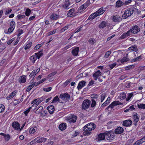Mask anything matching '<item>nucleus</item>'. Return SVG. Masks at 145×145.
<instances>
[{"mask_svg": "<svg viewBox=\"0 0 145 145\" xmlns=\"http://www.w3.org/2000/svg\"><path fill=\"white\" fill-rule=\"evenodd\" d=\"M95 128V125L93 123H90L86 125L83 127L84 135H89L91 132V131L94 130Z\"/></svg>", "mask_w": 145, "mask_h": 145, "instance_id": "f257e3e1", "label": "nucleus"}, {"mask_svg": "<svg viewBox=\"0 0 145 145\" xmlns=\"http://www.w3.org/2000/svg\"><path fill=\"white\" fill-rule=\"evenodd\" d=\"M134 9L132 8H128L124 12L122 16L123 19H126L130 16L133 13Z\"/></svg>", "mask_w": 145, "mask_h": 145, "instance_id": "f03ea898", "label": "nucleus"}, {"mask_svg": "<svg viewBox=\"0 0 145 145\" xmlns=\"http://www.w3.org/2000/svg\"><path fill=\"white\" fill-rule=\"evenodd\" d=\"M91 101L88 99L84 100L82 105V107L83 110H85L89 108L91 104Z\"/></svg>", "mask_w": 145, "mask_h": 145, "instance_id": "7ed1b4c3", "label": "nucleus"}, {"mask_svg": "<svg viewBox=\"0 0 145 145\" xmlns=\"http://www.w3.org/2000/svg\"><path fill=\"white\" fill-rule=\"evenodd\" d=\"M59 98L63 101L66 102L69 101L70 98V95L67 93L61 94L59 96Z\"/></svg>", "mask_w": 145, "mask_h": 145, "instance_id": "20e7f679", "label": "nucleus"}, {"mask_svg": "<svg viewBox=\"0 0 145 145\" xmlns=\"http://www.w3.org/2000/svg\"><path fill=\"white\" fill-rule=\"evenodd\" d=\"M105 135L107 136V139L109 140H112L114 138V133L111 131H106L105 132Z\"/></svg>", "mask_w": 145, "mask_h": 145, "instance_id": "39448f33", "label": "nucleus"}, {"mask_svg": "<svg viewBox=\"0 0 145 145\" xmlns=\"http://www.w3.org/2000/svg\"><path fill=\"white\" fill-rule=\"evenodd\" d=\"M140 30V28L138 26L135 25L131 29H130L129 30V31H130V34L131 35L132 33L134 34H137Z\"/></svg>", "mask_w": 145, "mask_h": 145, "instance_id": "423d86ee", "label": "nucleus"}, {"mask_svg": "<svg viewBox=\"0 0 145 145\" xmlns=\"http://www.w3.org/2000/svg\"><path fill=\"white\" fill-rule=\"evenodd\" d=\"M76 116L74 114H71L67 118V121L70 123H74L76 121Z\"/></svg>", "mask_w": 145, "mask_h": 145, "instance_id": "0eeeda50", "label": "nucleus"}, {"mask_svg": "<svg viewBox=\"0 0 145 145\" xmlns=\"http://www.w3.org/2000/svg\"><path fill=\"white\" fill-rule=\"evenodd\" d=\"M118 105H122V106H123V104L118 101H114L113 102L111 103L107 107V108L108 109L109 108H112L114 106Z\"/></svg>", "mask_w": 145, "mask_h": 145, "instance_id": "6e6552de", "label": "nucleus"}, {"mask_svg": "<svg viewBox=\"0 0 145 145\" xmlns=\"http://www.w3.org/2000/svg\"><path fill=\"white\" fill-rule=\"evenodd\" d=\"M77 13L74 8H72L70 9L67 13V16L68 17H74L76 15Z\"/></svg>", "mask_w": 145, "mask_h": 145, "instance_id": "1a4fd4ad", "label": "nucleus"}, {"mask_svg": "<svg viewBox=\"0 0 145 145\" xmlns=\"http://www.w3.org/2000/svg\"><path fill=\"white\" fill-rule=\"evenodd\" d=\"M112 19L114 22H119L121 21L122 18L121 17L119 16L116 15L113 16Z\"/></svg>", "mask_w": 145, "mask_h": 145, "instance_id": "9d476101", "label": "nucleus"}, {"mask_svg": "<svg viewBox=\"0 0 145 145\" xmlns=\"http://www.w3.org/2000/svg\"><path fill=\"white\" fill-rule=\"evenodd\" d=\"M62 5V7L64 8H68L70 5V3L68 0H63Z\"/></svg>", "mask_w": 145, "mask_h": 145, "instance_id": "9b49d317", "label": "nucleus"}, {"mask_svg": "<svg viewBox=\"0 0 145 145\" xmlns=\"http://www.w3.org/2000/svg\"><path fill=\"white\" fill-rule=\"evenodd\" d=\"M12 126L15 130H19L20 128L19 123L17 122H14L12 123Z\"/></svg>", "mask_w": 145, "mask_h": 145, "instance_id": "f8f14e48", "label": "nucleus"}, {"mask_svg": "<svg viewBox=\"0 0 145 145\" xmlns=\"http://www.w3.org/2000/svg\"><path fill=\"white\" fill-rule=\"evenodd\" d=\"M79 48L78 47H77L74 48L72 51V54L74 56H78V52L79 51Z\"/></svg>", "mask_w": 145, "mask_h": 145, "instance_id": "ddd939ff", "label": "nucleus"}, {"mask_svg": "<svg viewBox=\"0 0 145 145\" xmlns=\"http://www.w3.org/2000/svg\"><path fill=\"white\" fill-rule=\"evenodd\" d=\"M124 130L121 127H118L115 130V133L117 134H120L123 133Z\"/></svg>", "mask_w": 145, "mask_h": 145, "instance_id": "4468645a", "label": "nucleus"}, {"mask_svg": "<svg viewBox=\"0 0 145 145\" xmlns=\"http://www.w3.org/2000/svg\"><path fill=\"white\" fill-rule=\"evenodd\" d=\"M132 123V122L131 120H127L123 121V125L125 126L128 127L131 125Z\"/></svg>", "mask_w": 145, "mask_h": 145, "instance_id": "2eb2a0df", "label": "nucleus"}, {"mask_svg": "<svg viewBox=\"0 0 145 145\" xmlns=\"http://www.w3.org/2000/svg\"><path fill=\"white\" fill-rule=\"evenodd\" d=\"M26 76L24 75L21 76L18 79V81L20 83L25 82H26Z\"/></svg>", "mask_w": 145, "mask_h": 145, "instance_id": "dca6fc26", "label": "nucleus"}, {"mask_svg": "<svg viewBox=\"0 0 145 145\" xmlns=\"http://www.w3.org/2000/svg\"><path fill=\"white\" fill-rule=\"evenodd\" d=\"M86 82L84 81H82L79 82L77 86V89L79 90L82 89L86 84Z\"/></svg>", "mask_w": 145, "mask_h": 145, "instance_id": "f3484780", "label": "nucleus"}, {"mask_svg": "<svg viewBox=\"0 0 145 145\" xmlns=\"http://www.w3.org/2000/svg\"><path fill=\"white\" fill-rule=\"evenodd\" d=\"M47 139L44 137H38L36 138L35 139V141L38 143H42L46 141Z\"/></svg>", "mask_w": 145, "mask_h": 145, "instance_id": "a211bd4d", "label": "nucleus"}, {"mask_svg": "<svg viewBox=\"0 0 145 145\" xmlns=\"http://www.w3.org/2000/svg\"><path fill=\"white\" fill-rule=\"evenodd\" d=\"M101 73L100 71L98 70L93 74V76L94 78V80H96L97 79V78L101 76Z\"/></svg>", "mask_w": 145, "mask_h": 145, "instance_id": "6ab92c4d", "label": "nucleus"}, {"mask_svg": "<svg viewBox=\"0 0 145 145\" xmlns=\"http://www.w3.org/2000/svg\"><path fill=\"white\" fill-rule=\"evenodd\" d=\"M131 35L130 33V31H128L126 33H124L120 37V39H124L126 38L128 36Z\"/></svg>", "mask_w": 145, "mask_h": 145, "instance_id": "aec40b11", "label": "nucleus"}, {"mask_svg": "<svg viewBox=\"0 0 145 145\" xmlns=\"http://www.w3.org/2000/svg\"><path fill=\"white\" fill-rule=\"evenodd\" d=\"M47 109L50 114H53L55 110L54 107L53 105H51L48 106L47 108Z\"/></svg>", "mask_w": 145, "mask_h": 145, "instance_id": "412c9836", "label": "nucleus"}, {"mask_svg": "<svg viewBox=\"0 0 145 145\" xmlns=\"http://www.w3.org/2000/svg\"><path fill=\"white\" fill-rule=\"evenodd\" d=\"M17 92V91L15 90L11 93L10 95H8L6 97L7 99L8 100H9L12 98L16 94Z\"/></svg>", "mask_w": 145, "mask_h": 145, "instance_id": "4be33fe9", "label": "nucleus"}, {"mask_svg": "<svg viewBox=\"0 0 145 145\" xmlns=\"http://www.w3.org/2000/svg\"><path fill=\"white\" fill-rule=\"evenodd\" d=\"M105 133H100L98 135L97 138L98 141L104 140L105 139Z\"/></svg>", "mask_w": 145, "mask_h": 145, "instance_id": "5701e85b", "label": "nucleus"}, {"mask_svg": "<svg viewBox=\"0 0 145 145\" xmlns=\"http://www.w3.org/2000/svg\"><path fill=\"white\" fill-rule=\"evenodd\" d=\"M107 24V23L106 22L103 21L100 23L99 27L100 28H103L106 26Z\"/></svg>", "mask_w": 145, "mask_h": 145, "instance_id": "b1692460", "label": "nucleus"}, {"mask_svg": "<svg viewBox=\"0 0 145 145\" xmlns=\"http://www.w3.org/2000/svg\"><path fill=\"white\" fill-rule=\"evenodd\" d=\"M66 124L65 123H63L60 124L59 127V129L61 130H65L66 128Z\"/></svg>", "mask_w": 145, "mask_h": 145, "instance_id": "393cba45", "label": "nucleus"}, {"mask_svg": "<svg viewBox=\"0 0 145 145\" xmlns=\"http://www.w3.org/2000/svg\"><path fill=\"white\" fill-rule=\"evenodd\" d=\"M37 59V56L35 55V54L34 55H33L30 57V59L31 61L33 63H35L36 60Z\"/></svg>", "mask_w": 145, "mask_h": 145, "instance_id": "a878e982", "label": "nucleus"}, {"mask_svg": "<svg viewBox=\"0 0 145 145\" xmlns=\"http://www.w3.org/2000/svg\"><path fill=\"white\" fill-rule=\"evenodd\" d=\"M124 3L121 0L118 1L116 4V6L117 7H121L123 5Z\"/></svg>", "mask_w": 145, "mask_h": 145, "instance_id": "bb28decb", "label": "nucleus"}, {"mask_svg": "<svg viewBox=\"0 0 145 145\" xmlns=\"http://www.w3.org/2000/svg\"><path fill=\"white\" fill-rule=\"evenodd\" d=\"M128 49L131 51V52L133 51L136 52L138 50L137 46L136 45H134L133 46H132L129 47Z\"/></svg>", "mask_w": 145, "mask_h": 145, "instance_id": "cd10ccee", "label": "nucleus"}, {"mask_svg": "<svg viewBox=\"0 0 145 145\" xmlns=\"http://www.w3.org/2000/svg\"><path fill=\"white\" fill-rule=\"evenodd\" d=\"M127 54V55L126 57H124L120 61L121 63H123L125 62H126L129 60V59L128 57Z\"/></svg>", "mask_w": 145, "mask_h": 145, "instance_id": "c85d7f7f", "label": "nucleus"}, {"mask_svg": "<svg viewBox=\"0 0 145 145\" xmlns=\"http://www.w3.org/2000/svg\"><path fill=\"white\" fill-rule=\"evenodd\" d=\"M50 18L52 20H56L59 18V16L57 14H52Z\"/></svg>", "mask_w": 145, "mask_h": 145, "instance_id": "c756f323", "label": "nucleus"}, {"mask_svg": "<svg viewBox=\"0 0 145 145\" xmlns=\"http://www.w3.org/2000/svg\"><path fill=\"white\" fill-rule=\"evenodd\" d=\"M104 10L103 8L101 7L98 10L95 12V13L96 15H97V16L99 15H101L102 14L101 13Z\"/></svg>", "mask_w": 145, "mask_h": 145, "instance_id": "7c9ffc66", "label": "nucleus"}, {"mask_svg": "<svg viewBox=\"0 0 145 145\" xmlns=\"http://www.w3.org/2000/svg\"><path fill=\"white\" fill-rule=\"evenodd\" d=\"M43 109V107L42 106H39L36 111L35 113L37 114H39L42 112Z\"/></svg>", "mask_w": 145, "mask_h": 145, "instance_id": "2f4dec72", "label": "nucleus"}, {"mask_svg": "<svg viewBox=\"0 0 145 145\" xmlns=\"http://www.w3.org/2000/svg\"><path fill=\"white\" fill-rule=\"evenodd\" d=\"M42 51H39L38 52L35 54V55L37 56V59L40 58L43 55V53L42 52Z\"/></svg>", "mask_w": 145, "mask_h": 145, "instance_id": "473e14b6", "label": "nucleus"}, {"mask_svg": "<svg viewBox=\"0 0 145 145\" xmlns=\"http://www.w3.org/2000/svg\"><path fill=\"white\" fill-rule=\"evenodd\" d=\"M106 97V94L105 93H103L101 95V102L103 101Z\"/></svg>", "mask_w": 145, "mask_h": 145, "instance_id": "72a5a7b5", "label": "nucleus"}, {"mask_svg": "<svg viewBox=\"0 0 145 145\" xmlns=\"http://www.w3.org/2000/svg\"><path fill=\"white\" fill-rule=\"evenodd\" d=\"M36 99L37 100L36 101V102L35 103V105H39L41 102L43 101V99L42 97H41L40 98H38L37 99Z\"/></svg>", "mask_w": 145, "mask_h": 145, "instance_id": "f704fd0d", "label": "nucleus"}, {"mask_svg": "<svg viewBox=\"0 0 145 145\" xmlns=\"http://www.w3.org/2000/svg\"><path fill=\"white\" fill-rule=\"evenodd\" d=\"M37 130L36 127H32L30 129L29 132L31 134L34 133Z\"/></svg>", "mask_w": 145, "mask_h": 145, "instance_id": "c9c22d12", "label": "nucleus"}, {"mask_svg": "<svg viewBox=\"0 0 145 145\" xmlns=\"http://www.w3.org/2000/svg\"><path fill=\"white\" fill-rule=\"evenodd\" d=\"M137 114L136 113V114H135L134 116V122L135 123H137L139 120V118L137 116Z\"/></svg>", "mask_w": 145, "mask_h": 145, "instance_id": "e433bc0d", "label": "nucleus"}, {"mask_svg": "<svg viewBox=\"0 0 145 145\" xmlns=\"http://www.w3.org/2000/svg\"><path fill=\"white\" fill-rule=\"evenodd\" d=\"M138 108L140 109H145V104H140L137 105Z\"/></svg>", "mask_w": 145, "mask_h": 145, "instance_id": "4c0bfd02", "label": "nucleus"}, {"mask_svg": "<svg viewBox=\"0 0 145 145\" xmlns=\"http://www.w3.org/2000/svg\"><path fill=\"white\" fill-rule=\"evenodd\" d=\"M91 101H92V103L91 105V106L92 107H94L96 105V101L94 99H91Z\"/></svg>", "mask_w": 145, "mask_h": 145, "instance_id": "58836bf2", "label": "nucleus"}, {"mask_svg": "<svg viewBox=\"0 0 145 145\" xmlns=\"http://www.w3.org/2000/svg\"><path fill=\"white\" fill-rule=\"evenodd\" d=\"M32 42H29L25 46L24 48L25 50H27L29 49L31 46Z\"/></svg>", "mask_w": 145, "mask_h": 145, "instance_id": "ea45409f", "label": "nucleus"}, {"mask_svg": "<svg viewBox=\"0 0 145 145\" xmlns=\"http://www.w3.org/2000/svg\"><path fill=\"white\" fill-rule=\"evenodd\" d=\"M5 107L2 104H0V113L4 112L5 110Z\"/></svg>", "mask_w": 145, "mask_h": 145, "instance_id": "a19ab883", "label": "nucleus"}, {"mask_svg": "<svg viewBox=\"0 0 145 145\" xmlns=\"http://www.w3.org/2000/svg\"><path fill=\"white\" fill-rule=\"evenodd\" d=\"M57 101H58L59 102H60L59 99V98L57 96L54 98L53 99L52 103H54L55 102H57Z\"/></svg>", "mask_w": 145, "mask_h": 145, "instance_id": "79ce46f5", "label": "nucleus"}, {"mask_svg": "<svg viewBox=\"0 0 145 145\" xmlns=\"http://www.w3.org/2000/svg\"><path fill=\"white\" fill-rule=\"evenodd\" d=\"M72 79L70 78L67 80L63 84V86L64 87L66 86L71 81Z\"/></svg>", "mask_w": 145, "mask_h": 145, "instance_id": "37998d69", "label": "nucleus"}, {"mask_svg": "<svg viewBox=\"0 0 145 145\" xmlns=\"http://www.w3.org/2000/svg\"><path fill=\"white\" fill-rule=\"evenodd\" d=\"M110 54H111L110 51H107L105 53L104 57L105 58H107L110 55Z\"/></svg>", "mask_w": 145, "mask_h": 145, "instance_id": "c03bdc74", "label": "nucleus"}, {"mask_svg": "<svg viewBox=\"0 0 145 145\" xmlns=\"http://www.w3.org/2000/svg\"><path fill=\"white\" fill-rule=\"evenodd\" d=\"M90 2L89 0H88L85 3L83 4V5L84 6V7H85L86 8L89 5H90Z\"/></svg>", "mask_w": 145, "mask_h": 145, "instance_id": "a18cd8bd", "label": "nucleus"}, {"mask_svg": "<svg viewBox=\"0 0 145 145\" xmlns=\"http://www.w3.org/2000/svg\"><path fill=\"white\" fill-rule=\"evenodd\" d=\"M120 99H124L126 98V95L125 93H120Z\"/></svg>", "mask_w": 145, "mask_h": 145, "instance_id": "49530a36", "label": "nucleus"}, {"mask_svg": "<svg viewBox=\"0 0 145 145\" xmlns=\"http://www.w3.org/2000/svg\"><path fill=\"white\" fill-rule=\"evenodd\" d=\"M31 12V11L30 10L29 8H27L26 10L25 14L26 16H29L30 15Z\"/></svg>", "mask_w": 145, "mask_h": 145, "instance_id": "de8ad7c7", "label": "nucleus"}, {"mask_svg": "<svg viewBox=\"0 0 145 145\" xmlns=\"http://www.w3.org/2000/svg\"><path fill=\"white\" fill-rule=\"evenodd\" d=\"M10 27L14 28L15 27V23L13 21H12L10 23Z\"/></svg>", "mask_w": 145, "mask_h": 145, "instance_id": "09e8293b", "label": "nucleus"}, {"mask_svg": "<svg viewBox=\"0 0 145 145\" xmlns=\"http://www.w3.org/2000/svg\"><path fill=\"white\" fill-rule=\"evenodd\" d=\"M14 28L10 27L8 29V31L7 32V34H9L12 32L14 29Z\"/></svg>", "mask_w": 145, "mask_h": 145, "instance_id": "8fccbe9b", "label": "nucleus"}, {"mask_svg": "<svg viewBox=\"0 0 145 145\" xmlns=\"http://www.w3.org/2000/svg\"><path fill=\"white\" fill-rule=\"evenodd\" d=\"M97 15H96L95 13H94L90 15L89 16L90 18H91V19H92V20L96 17L97 16Z\"/></svg>", "mask_w": 145, "mask_h": 145, "instance_id": "3c124183", "label": "nucleus"}, {"mask_svg": "<svg viewBox=\"0 0 145 145\" xmlns=\"http://www.w3.org/2000/svg\"><path fill=\"white\" fill-rule=\"evenodd\" d=\"M4 137L5 138V140L7 141L9 140L10 138V135L8 134H6L5 135V136H4Z\"/></svg>", "mask_w": 145, "mask_h": 145, "instance_id": "603ef678", "label": "nucleus"}, {"mask_svg": "<svg viewBox=\"0 0 145 145\" xmlns=\"http://www.w3.org/2000/svg\"><path fill=\"white\" fill-rule=\"evenodd\" d=\"M25 17L24 15L19 14L17 16V17L19 20H21L22 18H24Z\"/></svg>", "mask_w": 145, "mask_h": 145, "instance_id": "864d4df0", "label": "nucleus"}, {"mask_svg": "<svg viewBox=\"0 0 145 145\" xmlns=\"http://www.w3.org/2000/svg\"><path fill=\"white\" fill-rule=\"evenodd\" d=\"M31 108V107H30L27 110L24 112V113L25 115L27 116V115L28 113L30 111Z\"/></svg>", "mask_w": 145, "mask_h": 145, "instance_id": "5fc2aeb1", "label": "nucleus"}, {"mask_svg": "<svg viewBox=\"0 0 145 145\" xmlns=\"http://www.w3.org/2000/svg\"><path fill=\"white\" fill-rule=\"evenodd\" d=\"M89 43L91 44H93L95 42V40L93 39H90L89 41Z\"/></svg>", "mask_w": 145, "mask_h": 145, "instance_id": "6e6d98bb", "label": "nucleus"}, {"mask_svg": "<svg viewBox=\"0 0 145 145\" xmlns=\"http://www.w3.org/2000/svg\"><path fill=\"white\" fill-rule=\"evenodd\" d=\"M52 89V88L50 87L47 88H45L43 89V90L46 92H48L50 91Z\"/></svg>", "mask_w": 145, "mask_h": 145, "instance_id": "4d7b16f0", "label": "nucleus"}, {"mask_svg": "<svg viewBox=\"0 0 145 145\" xmlns=\"http://www.w3.org/2000/svg\"><path fill=\"white\" fill-rule=\"evenodd\" d=\"M56 30H54L52 31H50L47 33L48 35L50 36L52 34H54L56 32Z\"/></svg>", "mask_w": 145, "mask_h": 145, "instance_id": "13d9d810", "label": "nucleus"}, {"mask_svg": "<svg viewBox=\"0 0 145 145\" xmlns=\"http://www.w3.org/2000/svg\"><path fill=\"white\" fill-rule=\"evenodd\" d=\"M36 74L35 72V71L34 70L30 73L29 75V76L32 77L33 76H35Z\"/></svg>", "mask_w": 145, "mask_h": 145, "instance_id": "bf43d9fd", "label": "nucleus"}, {"mask_svg": "<svg viewBox=\"0 0 145 145\" xmlns=\"http://www.w3.org/2000/svg\"><path fill=\"white\" fill-rule=\"evenodd\" d=\"M116 64L115 63H114L113 64L109 65V67H110V69H112L114 67L116 66Z\"/></svg>", "mask_w": 145, "mask_h": 145, "instance_id": "052dcab7", "label": "nucleus"}, {"mask_svg": "<svg viewBox=\"0 0 145 145\" xmlns=\"http://www.w3.org/2000/svg\"><path fill=\"white\" fill-rule=\"evenodd\" d=\"M12 11L11 9H9L6 10L5 12V14L7 15L10 13Z\"/></svg>", "mask_w": 145, "mask_h": 145, "instance_id": "680f3d73", "label": "nucleus"}, {"mask_svg": "<svg viewBox=\"0 0 145 145\" xmlns=\"http://www.w3.org/2000/svg\"><path fill=\"white\" fill-rule=\"evenodd\" d=\"M42 46V45L41 44H39L37 45H36L35 48H34L35 50H37L39 48Z\"/></svg>", "mask_w": 145, "mask_h": 145, "instance_id": "e2e57ef3", "label": "nucleus"}, {"mask_svg": "<svg viewBox=\"0 0 145 145\" xmlns=\"http://www.w3.org/2000/svg\"><path fill=\"white\" fill-rule=\"evenodd\" d=\"M97 95H92L91 96V97L92 99H96L97 98Z\"/></svg>", "mask_w": 145, "mask_h": 145, "instance_id": "0e129e2a", "label": "nucleus"}, {"mask_svg": "<svg viewBox=\"0 0 145 145\" xmlns=\"http://www.w3.org/2000/svg\"><path fill=\"white\" fill-rule=\"evenodd\" d=\"M14 40V38H13L12 39H11L10 40H9L8 42H7V44L8 45H10L11 43L13 42Z\"/></svg>", "mask_w": 145, "mask_h": 145, "instance_id": "69168bd1", "label": "nucleus"}, {"mask_svg": "<svg viewBox=\"0 0 145 145\" xmlns=\"http://www.w3.org/2000/svg\"><path fill=\"white\" fill-rule=\"evenodd\" d=\"M131 1L129 0L128 1H125V3H124L125 5H128L129 3H131Z\"/></svg>", "mask_w": 145, "mask_h": 145, "instance_id": "338daca9", "label": "nucleus"}, {"mask_svg": "<svg viewBox=\"0 0 145 145\" xmlns=\"http://www.w3.org/2000/svg\"><path fill=\"white\" fill-rule=\"evenodd\" d=\"M19 103L20 102L18 100L15 99L14 101V103L15 105H16Z\"/></svg>", "mask_w": 145, "mask_h": 145, "instance_id": "774afa93", "label": "nucleus"}]
</instances>
